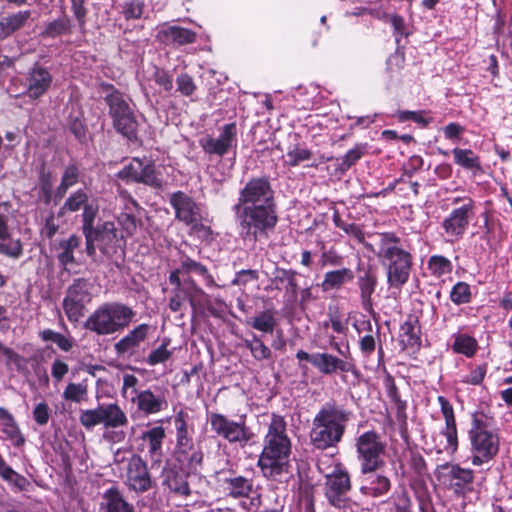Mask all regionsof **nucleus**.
<instances>
[{"label":"nucleus","instance_id":"obj_1","mask_svg":"<svg viewBox=\"0 0 512 512\" xmlns=\"http://www.w3.org/2000/svg\"><path fill=\"white\" fill-rule=\"evenodd\" d=\"M239 237L249 244L267 239L278 222L274 191L267 177L250 179L232 206Z\"/></svg>","mask_w":512,"mask_h":512},{"label":"nucleus","instance_id":"obj_2","mask_svg":"<svg viewBox=\"0 0 512 512\" xmlns=\"http://www.w3.org/2000/svg\"><path fill=\"white\" fill-rule=\"evenodd\" d=\"M291 439L283 416L272 413L263 440L258 467L264 477L282 482L290 474Z\"/></svg>","mask_w":512,"mask_h":512},{"label":"nucleus","instance_id":"obj_3","mask_svg":"<svg viewBox=\"0 0 512 512\" xmlns=\"http://www.w3.org/2000/svg\"><path fill=\"white\" fill-rule=\"evenodd\" d=\"M470 458L474 466L494 460L500 451V431L490 411L479 409L471 414L468 430Z\"/></svg>","mask_w":512,"mask_h":512},{"label":"nucleus","instance_id":"obj_4","mask_svg":"<svg viewBox=\"0 0 512 512\" xmlns=\"http://www.w3.org/2000/svg\"><path fill=\"white\" fill-rule=\"evenodd\" d=\"M377 245L376 256L386 271L388 286L401 289L410 278L413 265L411 252L403 248L400 238L391 232L378 234Z\"/></svg>","mask_w":512,"mask_h":512},{"label":"nucleus","instance_id":"obj_5","mask_svg":"<svg viewBox=\"0 0 512 512\" xmlns=\"http://www.w3.org/2000/svg\"><path fill=\"white\" fill-rule=\"evenodd\" d=\"M349 413L343 408L326 403L316 413L312 421L310 440L320 450L335 447L343 438Z\"/></svg>","mask_w":512,"mask_h":512},{"label":"nucleus","instance_id":"obj_6","mask_svg":"<svg viewBox=\"0 0 512 512\" xmlns=\"http://www.w3.org/2000/svg\"><path fill=\"white\" fill-rule=\"evenodd\" d=\"M135 315V311L123 303L107 302L88 316L84 328L99 336L112 335L128 327Z\"/></svg>","mask_w":512,"mask_h":512},{"label":"nucleus","instance_id":"obj_7","mask_svg":"<svg viewBox=\"0 0 512 512\" xmlns=\"http://www.w3.org/2000/svg\"><path fill=\"white\" fill-rule=\"evenodd\" d=\"M355 446L361 473L377 471L384 465L387 444L377 432L362 433L356 438Z\"/></svg>","mask_w":512,"mask_h":512},{"label":"nucleus","instance_id":"obj_8","mask_svg":"<svg viewBox=\"0 0 512 512\" xmlns=\"http://www.w3.org/2000/svg\"><path fill=\"white\" fill-rule=\"evenodd\" d=\"M79 422L87 430L98 425L117 429L128 424V417L117 403H103L93 409L80 410Z\"/></svg>","mask_w":512,"mask_h":512},{"label":"nucleus","instance_id":"obj_9","mask_svg":"<svg viewBox=\"0 0 512 512\" xmlns=\"http://www.w3.org/2000/svg\"><path fill=\"white\" fill-rule=\"evenodd\" d=\"M208 422L211 430L230 444L245 447L254 437V433L246 425L244 417L234 421L221 413L212 412L208 415Z\"/></svg>","mask_w":512,"mask_h":512},{"label":"nucleus","instance_id":"obj_10","mask_svg":"<svg viewBox=\"0 0 512 512\" xmlns=\"http://www.w3.org/2000/svg\"><path fill=\"white\" fill-rule=\"evenodd\" d=\"M86 239V252L88 256L95 258L96 249L107 257H112L122 245L113 222L105 221L98 224L93 230L84 235Z\"/></svg>","mask_w":512,"mask_h":512},{"label":"nucleus","instance_id":"obj_11","mask_svg":"<svg viewBox=\"0 0 512 512\" xmlns=\"http://www.w3.org/2000/svg\"><path fill=\"white\" fill-rule=\"evenodd\" d=\"M437 400L445 419V427L440 432L433 435V447L431 449L435 450L438 454L445 452L449 455H453L458 449V433L454 410L445 397L438 396Z\"/></svg>","mask_w":512,"mask_h":512},{"label":"nucleus","instance_id":"obj_12","mask_svg":"<svg viewBox=\"0 0 512 512\" xmlns=\"http://www.w3.org/2000/svg\"><path fill=\"white\" fill-rule=\"evenodd\" d=\"M325 497L328 503L338 509L349 505L348 493L351 490L350 475L342 464H336L325 475Z\"/></svg>","mask_w":512,"mask_h":512},{"label":"nucleus","instance_id":"obj_13","mask_svg":"<svg viewBox=\"0 0 512 512\" xmlns=\"http://www.w3.org/2000/svg\"><path fill=\"white\" fill-rule=\"evenodd\" d=\"M90 302V284L84 279L74 280L63 299V309L68 320L79 321L84 316L86 305Z\"/></svg>","mask_w":512,"mask_h":512},{"label":"nucleus","instance_id":"obj_14","mask_svg":"<svg viewBox=\"0 0 512 512\" xmlns=\"http://www.w3.org/2000/svg\"><path fill=\"white\" fill-rule=\"evenodd\" d=\"M296 358L300 361L310 362L320 373L324 375H332L337 372L356 374L355 364L351 361L342 360L339 357L329 353H313L309 354L304 350H299Z\"/></svg>","mask_w":512,"mask_h":512},{"label":"nucleus","instance_id":"obj_15","mask_svg":"<svg viewBox=\"0 0 512 512\" xmlns=\"http://www.w3.org/2000/svg\"><path fill=\"white\" fill-rule=\"evenodd\" d=\"M125 483L130 489L138 493L146 492L152 486L147 463L138 454H130V457L127 459Z\"/></svg>","mask_w":512,"mask_h":512},{"label":"nucleus","instance_id":"obj_16","mask_svg":"<svg viewBox=\"0 0 512 512\" xmlns=\"http://www.w3.org/2000/svg\"><path fill=\"white\" fill-rule=\"evenodd\" d=\"M199 144L203 151L210 155L223 156L231 148L237 146V127L235 123L224 125L220 129L217 138L205 136L200 139Z\"/></svg>","mask_w":512,"mask_h":512},{"label":"nucleus","instance_id":"obj_17","mask_svg":"<svg viewBox=\"0 0 512 512\" xmlns=\"http://www.w3.org/2000/svg\"><path fill=\"white\" fill-rule=\"evenodd\" d=\"M165 439L166 430L162 425H148L146 430L141 433V448L146 452L152 466L162 462Z\"/></svg>","mask_w":512,"mask_h":512},{"label":"nucleus","instance_id":"obj_18","mask_svg":"<svg viewBox=\"0 0 512 512\" xmlns=\"http://www.w3.org/2000/svg\"><path fill=\"white\" fill-rule=\"evenodd\" d=\"M169 202L174 208L178 220L193 228L197 227L201 220L200 208L190 196L182 191H177L171 194Z\"/></svg>","mask_w":512,"mask_h":512},{"label":"nucleus","instance_id":"obj_19","mask_svg":"<svg viewBox=\"0 0 512 512\" xmlns=\"http://www.w3.org/2000/svg\"><path fill=\"white\" fill-rule=\"evenodd\" d=\"M475 203L471 198L464 199V204L454 209L443 221V228L448 235L461 236L474 215Z\"/></svg>","mask_w":512,"mask_h":512},{"label":"nucleus","instance_id":"obj_20","mask_svg":"<svg viewBox=\"0 0 512 512\" xmlns=\"http://www.w3.org/2000/svg\"><path fill=\"white\" fill-rule=\"evenodd\" d=\"M52 84L50 72L41 66L33 67L25 76L23 94L32 99L43 96Z\"/></svg>","mask_w":512,"mask_h":512},{"label":"nucleus","instance_id":"obj_21","mask_svg":"<svg viewBox=\"0 0 512 512\" xmlns=\"http://www.w3.org/2000/svg\"><path fill=\"white\" fill-rule=\"evenodd\" d=\"M130 400L136 405L137 410L145 415H154L164 411L168 407L166 396L161 391L151 389L140 390Z\"/></svg>","mask_w":512,"mask_h":512},{"label":"nucleus","instance_id":"obj_22","mask_svg":"<svg viewBox=\"0 0 512 512\" xmlns=\"http://www.w3.org/2000/svg\"><path fill=\"white\" fill-rule=\"evenodd\" d=\"M437 477L444 485L458 490L473 481V471L458 465L444 464L438 467Z\"/></svg>","mask_w":512,"mask_h":512},{"label":"nucleus","instance_id":"obj_23","mask_svg":"<svg viewBox=\"0 0 512 512\" xmlns=\"http://www.w3.org/2000/svg\"><path fill=\"white\" fill-rule=\"evenodd\" d=\"M150 325L140 324L129 331L124 337L114 344L118 356L132 355L136 349L147 339Z\"/></svg>","mask_w":512,"mask_h":512},{"label":"nucleus","instance_id":"obj_24","mask_svg":"<svg viewBox=\"0 0 512 512\" xmlns=\"http://www.w3.org/2000/svg\"><path fill=\"white\" fill-rule=\"evenodd\" d=\"M364 475L360 492L363 495L370 497H380L388 493L391 488L390 479L380 473L368 472L362 473Z\"/></svg>","mask_w":512,"mask_h":512},{"label":"nucleus","instance_id":"obj_25","mask_svg":"<svg viewBox=\"0 0 512 512\" xmlns=\"http://www.w3.org/2000/svg\"><path fill=\"white\" fill-rule=\"evenodd\" d=\"M0 432L1 437L9 441L13 446L20 447L25 442V438L14 417L8 410L2 407H0Z\"/></svg>","mask_w":512,"mask_h":512},{"label":"nucleus","instance_id":"obj_26","mask_svg":"<svg viewBox=\"0 0 512 512\" xmlns=\"http://www.w3.org/2000/svg\"><path fill=\"white\" fill-rule=\"evenodd\" d=\"M165 170V167L156 166L152 161L144 159L139 183L154 188H161L166 184Z\"/></svg>","mask_w":512,"mask_h":512},{"label":"nucleus","instance_id":"obj_27","mask_svg":"<svg viewBox=\"0 0 512 512\" xmlns=\"http://www.w3.org/2000/svg\"><path fill=\"white\" fill-rule=\"evenodd\" d=\"M174 456L181 469L194 471L202 463L203 452L190 444L187 448H175Z\"/></svg>","mask_w":512,"mask_h":512},{"label":"nucleus","instance_id":"obj_28","mask_svg":"<svg viewBox=\"0 0 512 512\" xmlns=\"http://www.w3.org/2000/svg\"><path fill=\"white\" fill-rule=\"evenodd\" d=\"M163 485L177 495L188 496L190 494L186 475L175 467H168L163 470Z\"/></svg>","mask_w":512,"mask_h":512},{"label":"nucleus","instance_id":"obj_29","mask_svg":"<svg viewBox=\"0 0 512 512\" xmlns=\"http://www.w3.org/2000/svg\"><path fill=\"white\" fill-rule=\"evenodd\" d=\"M8 220H0V253L12 258H18L22 254V246L19 240L10 237Z\"/></svg>","mask_w":512,"mask_h":512},{"label":"nucleus","instance_id":"obj_30","mask_svg":"<svg viewBox=\"0 0 512 512\" xmlns=\"http://www.w3.org/2000/svg\"><path fill=\"white\" fill-rule=\"evenodd\" d=\"M377 286V277L367 271L358 278V287L360 289L361 303L365 311L370 312L373 307L372 295Z\"/></svg>","mask_w":512,"mask_h":512},{"label":"nucleus","instance_id":"obj_31","mask_svg":"<svg viewBox=\"0 0 512 512\" xmlns=\"http://www.w3.org/2000/svg\"><path fill=\"white\" fill-rule=\"evenodd\" d=\"M222 485L226 494L233 498L248 497L252 490L251 481L243 476L225 478Z\"/></svg>","mask_w":512,"mask_h":512},{"label":"nucleus","instance_id":"obj_32","mask_svg":"<svg viewBox=\"0 0 512 512\" xmlns=\"http://www.w3.org/2000/svg\"><path fill=\"white\" fill-rule=\"evenodd\" d=\"M455 164L474 174L482 170L481 161L471 149L454 148L452 150Z\"/></svg>","mask_w":512,"mask_h":512},{"label":"nucleus","instance_id":"obj_33","mask_svg":"<svg viewBox=\"0 0 512 512\" xmlns=\"http://www.w3.org/2000/svg\"><path fill=\"white\" fill-rule=\"evenodd\" d=\"M354 278L353 271L349 268H342L326 272L321 283L323 291L340 289L346 282Z\"/></svg>","mask_w":512,"mask_h":512},{"label":"nucleus","instance_id":"obj_34","mask_svg":"<svg viewBox=\"0 0 512 512\" xmlns=\"http://www.w3.org/2000/svg\"><path fill=\"white\" fill-rule=\"evenodd\" d=\"M103 498L106 501V512H134V506L128 503L115 487L107 489Z\"/></svg>","mask_w":512,"mask_h":512},{"label":"nucleus","instance_id":"obj_35","mask_svg":"<svg viewBox=\"0 0 512 512\" xmlns=\"http://www.w3.org/2000/svg\"><path fill=\"white\" fill-rule=\"evenodd\" d=\"M452 350L455 353L462 354L467 358H472L478 350L477 340L468 334H455Z\"/></svg>","mask_w":512,"mask_h":512},{"label":"nucleus","instance_id":"obj_36","mask_svg":"<svg viewBox=\"0 0 512 512\" xmlns=\"http://www.w3.org/2000/svg\"><path fill=\"white\" fill-rule=\"evenodd\" d=\"M113 124L117 131L128 138H132L136 134L137 122L131 109L115 116Z\"/></svg>","mask_w":512,"mask_h":512},{"label":"nucleus","instance_id":"obj_37","mask_svg":"<svg viewBox=\"0 0 512 512\" xmlns=\"http://www.w3.org/2000/svg\"><path fill=\"white\" fill-rule=\"evenodd\" d=\"M80 238L76 235H71L68 239L61 240L59 249L61 252L58 254V260L61 265L67 267L75 262L74 250L80 245Z\"/></svg>","mask_w":512,"mask_h":512},{"label":"nucleus","instance_id":"obj_38","mask_svg":"<svg viewBox=\"0 0 512 512\" xmlns=\"http://www.w3.org/2000/svg\"><path fill=\"white\" fill-rule=\"evenodd\" d=\"M180 270H182L183 273H195L197 275H200L203 278L206 286L208 287L216 286V283L212 275L209 274L207 268L203 266L201 263L189 257H185L182 259L180 264Z\"/></svg>","mask_w":512,"mask_h":512},{"label":"nucleus","instance_id":"obj_39","mask_svg":"<svg viewBox=\"0 0 512 512\" xmlns=\"http://www.w3.org/2000/svg\"><path fill=\"white\" fill-rule=\"evenodd\" d=\"M30 11H18L1 18L0 26L6 31H16L24 28L30 19Z\"/></svg>","mask_w":512,"mask_h":512},{"label":"nucleus","instance_id":"obj_40","mask_svg":"<svg viewBox=\"0 0 512 512\" xmlns=\"http://www.w3.org/2000/svg\"><path fill=\"white\" fill-rule=\"evenodd\" d=\"M246 324L263 333H272L276 326V319L272 312L263 311L257 316L247 319Z\"/></svg>","mask_w":512,"mask_h":512},{"label":"nucleus","instance_id":"obj_41","mask_svg":"<svg viewBox=\"0 0 512 512\" xmlns=\"http://www.w3.org/2000/svg\"><path fill=\"white\" fill-rule=\"evenodd\" d=\"M420 328L415 319L405 321L400 327V337L402 342L409 347H414L420 342Z\"/></svg>","mask_w":512,"mask_h":512},{"label":"nucleus","instance_id":"obj_42","mask_svg":"<svg viewBox=\"0 0 512 512\" xmlns=\"http://www.w3.org/2000/svg\"><path fill=\"white\" fill-rule=\"evenodd\" d=\"M312 152L299 144L290 147L284 157V164L289 167H296L302 162L310 160Z\"/></svg>","mask_w":512,"mask_h":512},{"label":"nucleus","instance_id":"obj_43","mask_svg":"<svg viewBox=\"0 0 512 512\" xmlns=\"http://www.w3.org/2000/svg\"><path fill=\"white\" fill-rule=\"evenodd\" d=\"M0 477L19 490L26 489L28 480L8 466L0 455Z\"/></svg>","mask_w":512,"mask_h":512},{"label":"nucleus","instance_id":"obj_44","mask_svg":"<svg viewBox=\"0 0 512 512\" xmlns=\"http://www.w3.org/2000/svg\"><path fill=\"white\" fill-rule=\"evenodd\" d=\"M105 101L109 106V113L112 118L130 110L124 96L114 88H111V92L106 95Z\"/></svg>","mask_w":512,"mask_h":512},{"label":"nucleus","instance_id":"obj_45","mask_svg":"<svg viewBox=\"0 0 512 512\" xmlns=\"http://www.w3.org/2000/svg\"><path fill=\"white\" fill-rule=\"evenodd\" d=\"M244 344L250 350L253 358L258 361L267 360L272 357L270 348L256 334H252V338L246 339Z\"/></svg>","mask_w":512,"mask_h":512},{"label":"nucleus","instance_id":"obj_46","mask_svg":"<svg viewBox=\"0 0 512 512\" xmlns=\"http://www.w3.org/2000/svg\"><path fill=\"white\" fill-rule=\"evenodd\" d=\"M176 429V447L175 448H187L190 444H193L192 438L188 433V425L183 412H179L174 420Z\"/></svg>","mask_w":512,"mask_h":512},{"label":"nucleus","instance_id":"obj_47","mask_svg":"<svg viewBox=\"0 0 512 512\" xmlns=\"http://www.w3.org/2000/svg\"><path fill=\"white\" fill-rule=\"evenodd\" d=\"M87 395L88 385L86 381H82L80 383H68L63 391L62 397L66 401L80 403L87 398Z\"/></svg>","mask_w":512,"mask_h":512},{"label":"nucleus","instance_id":"obj_48","mask_svg":"<svg viewBox=\"0 0 512 512\" xmlns=\"http://www.w3.org/2000/svg\"><path fill=\"white\" fill-rule=\"evenodd\" d=\"M88 202V194L84 190L79 189L66 199L63 206L60 208L59 214L62 215L65 212H76L81 208H84V205L88 204Z\"/></svg>","mask_w":512,"mask_h":512},{"label":"nucleus","instance_id":"obj_49","mask_svg":"<svg viewBox=\"0 0 512 512\" xmlns=\"http://www.w3.org/2000/svg\"><path fill=\"white\" fill-rule=\"evenodd\" d=\"M170 343L171 340L169 338H164L162 343L149 353L147 363L151 366H155L169 360L173 354V351L168 349Z\"/></svg>","mask_w":512,"mask_h":512},{"label":"nucleus","instance_id":"obj_50","mask_svg":"<svg viewBox=\"0 0 512 512\" xmlns=\"http://www.w3.org/2000/svg\"><path fill=\"white\" fill-rule=\"evenodd\" d=\"M143 160L139 158H133L129 164L125 165L119 172L118 177L127 182L139 183L141 176Z\"/></svg>","mask_w":512,"mask_h":512},{"label":"nucleus","instance_id":"obj_51","mask_svg":"<svg viewBox=\"0 0 512 512\" xmlns=\"http://www.w3.org/2000/svg\"><path fill=\"white\" fill-rule=\"evenodd\" d=\"M79 179V170L75 165H69L65 168L61 183L57 188V195L63 197L66 191L77 184Z\"/></svg>","mask_w":512,"mask_h":512},{"label":"nucleus","instance_id":"obj_52","mask_svg":"<svg viewBox=\"0 0 512 512\" xmlns=\"http://www.w3.org/2000/svg\"><path fill=\"white\" fill-rule=\"evenodd\" d=\"M428 269L434 276L441 277L451 272L452 263L444 256L433 255L428 261Z\"/></svg>","mask_w":512,"mask_h":512},{"label":"nucleus","instance_id":"obj_53","mask_svg":"<svg viewBox=\"0 0 512 512\" xmlns=\"http://www.w3.org/2000/svg\"><path fill=\"white\" fill-rule=\"evenodd\" d=\"M364 152L365 147L363 145L354 146L342 158L337 159L339 161L337 170L341 173L346 172L364 155Z\"/></svg>","mask_w":512,"mask_h":512},{"label":"nucleus","instance_id":"obj_54","mask_svg":"<svg viewBox=\"0 0 512 512\" xmlns=\"http://www.w3.org/2000/svg\"><path fill=\"white\" fill-rule=\"evenodd\" d=\"M472 292L466 282H457L450 292V299L456 305L467 304L471 301Z\"/></svg>","mask_w":512,"mask_h":512},{"label":"nucleus","instance_id":"obj_55","mask_svg":"<svg viewBox=\"0 0 512 512\" xmlns=\"http://www.w3.org/2000/svg\"><path fill=\"white\" fill-rule=\"evenodd\" d=\"M98 214V205L94 202H88V204L84 205L83 213H82V230L83 234H87L91 230H93L96 226H94L95 218Z\"/></svg>","mask_w":512,"mask_h":512},{"label":"nucleus","instance_id":"obj_56","mask_svg":"<svg viewBox=\"0 0 512 512\" xmlns=\"http://www.w3.org/2000/svg\"><path fill=\"white\" fill-rule=\"evenodd\" d=\"M487 373V365H478L470 370L467 375H464L461 382L468 385H479L482 383Z\"/></svg>","mask_w":512,"mask_h":512},{"label":"nucleus","instance_id":"obj_57","mask_svg":"<svg viewBox=\"0 0 512 512\" xmlns=\"http://www.w3.org/2000/svg\"><path fill=\"white\" fill-rule=\"evenodd\" d=\"M144 4L139 0L125 2L122 13L126 19H139L143 13Z\"/></svg>","mask_w":512,"mask_h":512},{"label":"nucleus","instance_id":"obj_58","mask_svg":"<svg viewBox=\"0 0 512 512\" xmlns=\"http://www.w3.org/2000/svg\"><path fill=\"white\" fill-rule=\"evenodd\" d=\"M333 220H334L335 225L338 228L342 229L348 235L354 237L359 242H362L364 240V234H363L362 230L357 225H355L353 223L343 222L338 215H335Z\"/></svg>","mask_w":512,"mask_h":512},{"label":"nucleus","instance_id":"obj_59","mask_svg":"<svg viewBox=\"0 0 512 512\" xmlns=\"http://www.w3.org/2000/svg\"><path fill=\"white\" fill-rule=\"evenodd\" d=\"M177 90L184 96H191L195 90L196 85L191 76L188 74H181L177 77Z\"/></svg>","mask_w":512,"mask_h":512},{"label":"nucleus","instance_id":"obj_60","mask_svg":"<svg viewBox=\"0 0 512 512\" xmlns=\"http://www.w3.org/2000/svg\"><path fill=\"white\" fill-rule=\"evenodd\" d=\"M139 384V379L133 374H124L123 375V384L121 388V393L124 397L135 396L136 393H139L137 390V386Z\"/></svg>","mask_w":512,"mask_h":512},{"label":"nucleus","instance_id":"obj_61","mask_svg":"<svg viewBox=\"0 0 512 512\" xmlns=\"http://www.w3.org/2000/svg\"><path fill=\"white\" fill-rule=\"evenodd\" d=\"M118 222L128 235H133L137 228V222L132 212H124L118 216Z\"/></svg>","mask_w":512,"mask_h":512},{"label":"nucleus","instance_id":"obj_62","mask_svg":"<svg viewBox=\"0 0 512 512\" xmlns=\"http://www.w3.org/2000/svg\"><path fill=\"white\" fill-rule=\"evenodd\" d=\"M33 418L38 425H46L50 418L49 407L46 403H38L33 409Z\"/></svg>","mask_w":512,"mask_h":512},{"label":"nucleus","instance_id":"obj_63","mask_svg":"<svg viewBox=\"0 0 512 512\" xmlns=\"http://www.w3.org/2000/svg\"><path fill=\"white\" fill-rule=\"evenodd\" d=\"M182 292L185 297L189 299L191 305H194V301L198 296L204 295L203 290L200 289L192 279L184 281Z\"/></svg>","mask_w":512,"mask_h":512},{"label":"nucleus","instance_id":"obj_64","mask_svg":"<svg viewBox=\"0 0 512 512\" xmlns=\"http://www.w3.org/2000/svg\"><path fill=\"white\" fill-rule=\"evenodd\" d=\"M153 79L157 84L162 86L166 91H171L173 88L172 77L165 70L155 68Z\"/></svg>","mask_w":512,"mask_h":512}]
</instances>
